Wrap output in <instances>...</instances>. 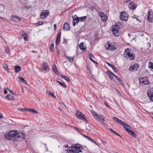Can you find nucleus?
Returning a JSON list of instances; mask_svg holds the SVG:
<instances>
[{"label":"nucleus","instance_id":"nucleus-29","mask_svg":"<svg viewBox=\"0 0 153 153\" xmlns=\"http://www.w3.org/2000/svg\"><path fill=\"white\" fill-rule=\"evenodd\" d=\"M52 69L53 71L56 75H58V74L59 73L57 70V67L55 65H54L53 66Z\"/></svg>","mask_w":153,"mask_h":153},{"label":"nucleus","instance_id":"nucleus-49","mask_svg":"<svg viewBox=\"0 0 153 153\" xmlns=\"http://www.w3.org/2000/svg\"><path fill=\"white\" fill-rule=\"evenodd\" d=\"M5 50V51L7 53H9L10 52V50L8 48H6Z\"/></svg>","mask_w":153,"mask_h":153},{"label":"nucleus","instance_id":"nucleus-23","mask_svg":"<svg viewBox=\"0 0 153 153\" xmlns=\"http://www.w3.org/2000/svg\"><path fill=\"white\" fill-rule=\"evenodd\" d=\"M105 117L102 115H99V118L97 119V120L100 121L101 123H102L104 121Z\"/></svg>","mask_w":153,"mask_h":153},{"label":"nucleus","instance_id":"nucleus-45","mask_svg":"<svg viewBox=\"0 0 153 153\" xmlns=\"http://www.w3.org/2000/svg\"><path fill=\"white\" fill-rule=\"evenodd\" d=\"M106 63L109 66L111 67L112 68L114 67V65L108 62H106Z\"/></svg>","mask_w":153,"mask_h":153},{"label":"nucleus","instance_id":"nucleus-21","mask_svg":"<svg viewBox=\"0 0 153 153\" xmlns=\"http://www.w3.org/2000/svg\"><path fill=\"white\" fill-rule=\"evenodd\" d=\"M133 3H134L132 2H131L128 5V6L130 9L134 10L136 9V7L134 4H133Z\"/></svg>","mask_w":153,"mask_h":153},{"label":"nucleus","instance_id":"nucleus-24","mask_svg":"<svg viewBox=\"0 0 153 153\" xmlns=\"http://www.w3.org/2000/svg\"><path fill=\"white\" fill-rule=\"evenodd\" d=\"M15 72L16 73H18L21 70V68L20 66L17 65L14 67Z\"/></svg>","mask_w":153,"mask_h":153},{"label":"nucleus","instance_id":"nucleus-60","mask_svg":"<svg viewBox=\"0 0 153 153\" xmlns=\"http://www.w3.org/2000/svg\"><path fill=\"white\" fill-rule=\"evenodd\" d=\"M74 128L77 131H79V130L76 127H74Z\"/></svg>","mask_w":153,"mask_h":153},{"label":"nucleus","instance_id":"nucleus-62","mask_svg":"<svg viewBox=\"0 0 153 153\" xmlns=\"http://www.w3.org/2000/svg\"><path fill=\"white\" fill-rule=\"evenodd\" d=\"M54 30H55L56 28V24H55L54 25Z\"/></svg>","mask_w":153,"mask_h":153},{"label":"nucleus","instance_id":"nucleus-46","mask_svg":"<svg viewBox=\"0 0 153 153\" xmlns=\"http://www.w3.org/2000/svg\"><path fill=\"white\" fill-rule=\"evenodd\" d=\"M91 8L93 9H97L98 8V7L97 5H94L91 7Z\"/></svg>","mask_w":153,"mask_h":153},{"label":"nucleus","instance_id":"nucleus-17","mask_svg":"<svg viewBox=\"0 0 153 153\" xmlns=\"http://www.w3.org/2000/svg\"><path fill=\"white\" fill-rule=\"evenodd\" d=\"M123 124H122V126L124 127L125 129L127 132L130 130V129L131 128V127L130 126L127 124H126L125 123H123Z\"/></svg>","mask_w":153,"mask_h":153},{"label":"nucleus","instance_id":"nucleus-58","mask_svg":"<svg viewBox=\"0 0 153 153\" xmlns=\"http://www.w3.org/2000/svg\"><path fill=\"white\" fill-rule=\"evenodd\" d=\"M38 25H42L43 23L42 22H39L38 23Z\"/></svg>","mask_w":153,"mask_h":153},{"label":"nucleus","instance_id":"nucleus-55","mask_svg":"<svg viewBox=\"0 0 153 153\" xmlns=\"http://www.w3.org/2000/svg\"><path fill=\"white\" fill-rule=\"evenodd\" d=\"M112 69H113L114 72H117V68H115L114 67Z\"/></svg>","mask_w":153,"mask_h":153},{"label":"nucleus","instance_id":"nucleus-47","mask_svg":"<svg viewBox=\"0 0 153 153\" xmlns=\"http://www.w3.org/2000/svg\"><path fill=\"white\" fill-rule=\"evenodd\" d=\"M87 139L88 140H90L91 142L96 144V143L93 140L91 137H88Z\"/></svg>","mask_w":153,"mask_h":153},{"label":"nucleus","instance_id":"nucleus-20","mask_svg":"<svg viewBox=\"0 0 153 153\" xmlns=\"http://www.w3.org/2000/svg\"><path fill=\"white\" fill-rule=\"evenodd\" d=\"M113 119L116 121L118 123H119L121 126L122 124H123V123H124V122L122 121L121 120L118 119L115 117H113Z\"/></svg>","mask_w":153,"mask_h":153},{"label":"nucleus","instance_id":"nucleus-2","mask_svg":"<svg viewBox=\"0 0 153 153\" xmlns=\"http://www.w3.org/2000/svg\"><path fill=\"white\" fill-rule=\"evenodd\" d=\"M18 131L17 130H12L9 131V132H7L4 134L5 138L8 140H12L13 139H16V136Z\"/></svg>","mask_w":153,"mask_h":153},{"label":"nucleus","instance_id":"nucleus-4","mask_svg":"<svg viewBox=\"0 0 153 153\" xmlns=\"http://www.w3.org/2000/svg\"><path fill=\"white\" fill-rule=\"evenodd\" d=\"M135 54H133L131 52L129 48H127L125 49L124 52L123 53L124 57L125 58L129 59L130 60H133L135 58Z\"/></svg>","mask_w":153,"mask_h":153},{"label":"nucleus","instance_id":"nucleus-19","mask_svg":"<svg viewBox=\"0 0 153 153\" xmlns=\"http://www.w3.org/2000/svg\"><path fill=\"white\" fill-rule=\"evenodd\" d=\"M100 17L102 21L104 22H106L108 19V17L107 16H106L104 15V13H103V14H102V15H101Z\"/></svg>","mask_w":153,"mask_h":153},{"label":"nucleus","instance_id":"nucleus-63","mask_svg":"<svg viewBox=\"0 0 153 153\" xmlns=\"http://www.w3.org/2000/svg\"><path fill=\"white\" fill-rule=\"evenodd\" d=\"M82 136H84V137H85L87 138L88 137V136H86V135H84V134H82Z\"/></svg>","mask_w":153,"mask_h":153},{"label":"nucleus","instance_id":"nucleus-35","mask_svg":"<svg viewBox=\"0 0 153 153\" xmlns=\"http://www.w3.org/2000/svg\"><path fill=\"white\" fill-rule=\"evenodd\" d=\"M27 111L30 112H32L33 113L37 114L38 112L36 111L35 110L33 109H27Z\"/></svg>","mask_w":153,"mask_h":153},{"label":"nucleus","instance_id":"nucleus-22","mask_svg":"<svg viewBox=\"0 0 153 153\" xmlns=\"http://www.w3.org/2000/svg\"><path fill=\"white\" fill-rule=\"evenodd\" d=\"M42 66L44 69L46 71L49 70V68L48 65L47 63L43 62L42 63Z\"/></svg>","mask_w":153,"mask_h":153},{"label":"nucleus","instance_id":"nucleus-34","mask_svg":"<svg viewBox=\"0 0 153 153\" xmlns=\"http://www.w3.org/2000/svg\"><path fill=\"white\" fill-rule=\"evenodd\" d=\"M60 76L62 78L64 79L67 81H69L70 80L69 78L67 76L63 75L62 74H61Z\"/></svg>","mask_w":153,"mask_h":153},{"label":"nucleus","instance_id":"nucleus-54","mask_svg":"<svg viewBox=\"0 0 153 153\" xmlns=\"http://www.w3.org/2000/svg\"><path fill=\"white\" fill-rule=\"evenodd\" d=\"M104 103L105 105L107 107H108L110 108V106L109 105H108L107 104V102H104Z\"/></svg>","mask_w":153,"mask_h":153},{"label":"nucleus","instance_id":"nucleus-32","mask_svg":"<svg viewBox=\"0 0 153 153\" xmlns=\"http://www.w3.org/2000/svg\"><path fill=\"white\" fill-rule=\"evenodd\" d=\"M79 21L81 22H83L85 21L87 17L85 16L81 17H79Z\"/></svg>","mask_w":153,"mask_h":153},{"label":"nucleus","instance_id":"nucleus-16","mask_svg":"<svg viewBox=\"0 0 153 153\" xmlns=\"http://www.w3.org/2000/svg\"><path fill=\"white\" fill-rule=\"evenodd\" d=\"M76 17L75 18L73 17V26H75L76 25V24H77L79 22V17L77 16L76 15Z\"/></svg>","mask_w":153,"mask_h":153},{"label":"nucleus","instance_id":"nucleus-39","mask_svg":"<svg viewBox=\"0 0 153 153\" xmlns=\"http://www.w3.org/2000/svg\"><path fill=\"white\" fill-rule=\"evenodd\" d=\"M139 17V16L137 15H133V16L132 17L133 18L135 19L137 21H138L140 22L141 21H140V19L138 18V17Z\"/></svg>","mask_w":153,"mask_h":153},{"label":"nucleus","instance_id":"nucleus-18","mask_svg":"<svg viewBox=\"0 0 153 153\" xmlns=\"http://www.w3.org/2000/svg\"><path fill=\"white\" fill-rule=\"evenodd\" d=\"M63 29H65L66 31L69 30V25L68 23L65 22L64 23Z\"/></svg>","mask_w":153,"mask_h":153},{"label":"nucleus","instance_id":"nucleus-36","mask_svg":"<svg viewBox=\"0 0 153 153\" xmlns=\"http://www.w3.org/2000/svg\"><path fill=\"white\" fill-rule=\"evenodd\" d=\"M130 135L132 136L133 137H136V134L134 132L130 130L128 132Z\"/></svg>","mask_w":153,"mask_h":153},{"label":"nucleus","instance_id":"nucleus-31","mask_svg":"<svg viewBox=\"0 0 153 153\" xmlns=\"http://www.w3.org/2000/svg\"><path fill=\"white\" fill-rule=\"evenodd\" d=\"M74 57H75L74 56H73L72 57L67 56V60L68 61H69V62L71 63L73 61L74 59Z\"/></svg>","mask_w":153,"mask_h":153},{"label":"nucleus","instance_id":"nucleus-15","mask_svg":"<svg viewBox=\"0 0 153 153\" xmlns=\"http://www.w3.org/2000/svg\"><path fill=\"white\" fill-rule=\"evenodd\" d=\"M147 94L150 100L153 102V90H148Z\"/></svg>","mask_w":153,"mask_h":153},{"label":"nucleus","instance_id":"nucleus-40","mask_svg":"<svg viewBox=\"0 0 153 153\" xmlns=\"http://www.w3.org/2000/svg\"><path fill=\"white\" fill-rule=\"evenodd\" d=\"M27 36V33H24V34H22V37L24 38V40L25 41H27L28 40V39L26 38V36Z\"/></svg>","mask_w":153,"mask_h":153},{"label":"nucleus","instance_id":"nucleus-38","mask_svg":"<svg viewBox=\"0 0 153 153\" xmlns=\"http://www.w3.org/2000/svg\"><path fill=\"white\" fill-rule=\"evenodd\" d=\"M54 45L53 44H52L50 45L49 49L51 52L54 51Z\"/></svg>","mask_w":153,"mask_h":153},{"label":"nucleus","instance_id":"nucleus-33","mask_svg":"<svg viewBox=\"0 0 153 153\" xmlns=\"http://www.w3.org/2000/svg\"><path fill=\"white\" fill-rule=\"evenodd\" d=\"M18 78L20 82L23 83H25V84H27V82L22 77L19 76Z\"/></svg>","mask_w":153,"mask_h":153},{"label":"nucleus","instance_id":"nucleus-11","mask_svg":"<svg viewBox=\"0 0 153 153\" xmlns=\"http://www.w3.org/2000/svg\"><path fill=\"white\" fill-rule=\"evenodd\" d=\"M49 13V12L48 10H44L40 14V17L41 19H42L46 17Z\"/></svg>","mask_w":153,"mask_h":153},{"label":"nucleus","instance_id":"nucleus-42","mask_svg":"<svg viewBox=\"0 0 153 153\" xmlns=\"http://www.w3.org/2000/svg\"><path fill=\"white\" fill-rule=\"evenodd\" d=\"M149 68L153 69V63L152 62H149Z\"/></svg>","mask_w":153,"mask_h":153},{"label":"nucleus","instance_id":"nucleus-50","mask_svg":"<svg viewBox=\"0 0 153 153\" xmlns=\"http://www.w3.org/2000/svg\"><path fill=\"white\" fill-rule=\"evenodd\" d=\"M89 56L90 58H92V57L94 58L93 55L91 53L89 54Z\"/></svg>","mask_w":153,"mask_h":153},{"label":"nucleus","instance_id":"nucleus-8","mask_svg":"<svg viewBox=\"0 0 153 153\" xmlns=\"http://www.w3.org/2000/svg\"><path fill=\"white\" fill-rule=\"evenodd\" d=\"M128 17L127 14L125 11L121 12L120 13V19L123 21H127L128 19Z\"/></svg>","mask_w":153,"mask_h":153},{"label":"nucleus","instance_id":"nucleus-56","mask_svg":"<svg viewBox=\"0 0 153 153\" xmlns=\"http://www.w3.org/2000/svg\"><path fill=\"white\" fill-rule=\"evenodd\" d=\"M6 89H7L8 91H9V92L10 93H11V94H13L14 95H15V94H13V91H11V90H10V89H8V88H6Z\"/></svg>","mask_w":153,"mask_h":153},{"label":"nucleus","instance_id":"nucleus-48","mask_svg":"<svg viewBox=\"0 0 153 153\" xmlns=\"http://www.w3.org/2000/svg\"><path fill=\"white\" fill-rule=\"evenodd\" d=\"M118 82L121 85H124V84L123 83V82L119 78L117 80Z\"/></svg>","mask_w":153,"mask_h":153},{"label":"nucleus","instance_id":"nucleus-59","mask_svg":"<svg viewBox=\"0 0 153 153\" xmlns=\"http://www.w3.org/2000/svg\"><path fill=\"white\" fill-rule=\"evenodd\" d=\"M4 94H6L7 93V91L6 90V89H4Z\"/></svg>","mask_w":153,"mask_h":153},{"label":"nucleus","instance_id":"nucleus-9","mask_svg":"<svg viewBox=\"0 0 153 153\" xmlns=\"http://www.w3.org/2000/svg\"><path fill=\"white\" fill-rule=\"evenodd\" d=\"M76 115L78 119L82 120L87 123H88V121L84 117V115L81 112L77 111Z\"/></svg>","mask_w":153,"mask_h":153},{"label":"nucleus","instance_id":"nucleus-27","mask_svg":"<svg viewBox=\"0 0 153 153\" xmlns=\"http://www.w3.org/2000/svg\"><path fill=\"white\" fill-rule=\"evenodd\" d=\"M6 98L9 100H13L14 97L11 94H8L6 96Z\"/></svg>","mask_w":153,"mask_h":153},{"label":"nucleus","instance_id":"nucleus-5","mask_svg":"<svg viewBox=\"0 0 153 153\" xmlns=\"http://www.w3.org/2000/svg\"><path fill=\"white\" fill-rule=\"evenodd\" d=\"M139 79L140 81V85H141L143 86L146 85H148L150 83L149 80L147 77L139 78Z\"/></svg>","mask_w":153,"mask_h":153},{"label":"nucleus","instance_id":"nucleus-43","mask_svg":"<svg viewBox=\"0 0 153 153\" xmlns=\"http://www.w3.org/2000/svg\"><path fill=\"white\" fill-rule=\"evenodd\" d=\"M48 95L51 96H52V97H53L54 98H56V97L54 95V94L52 93L51 92H50L48 93Z\"/></svg>","mask_w":153,"mask_h":153},{"label":"nucleus","instance_id":"nucleus-1","mask_svg":"<svg viewBox=\"0 0 153 153\" xmlns=\"http://www.w3.org/2000/svg\"><path fill=\"white\" fill-rule=\"evenodd\" d=\"M83 149L82 146L78 144H75L69 147V150H68L67 153H84L85 150Z\"/></svg>","mask_w":153,"mask_h":153},{"label":"nucleus","instance_id":"nucleus-53","mask_svg":"<svg viewBox=\"0 0 153 153\" xmlns=\"http://www.w3.org/2000/svg\"><path fill=\"white\" fill-rule=\"evenodd\" d=\"M110 130L114 134H115L116 133V131H114L113 129L111 128L110 129Z\"/></svg>","mask_w":153,"mask_h":153},{"label":"nucleus","instance_id":"nucleus-51","mask_svg":"<svg viewBox=\"0 0 153 153\" xmlns=\"http://www.w3.org/2000/svg\"><path fill=\"white\" fill-rule=\"evenodd\" d=\"M89 59H90L91 60V61L92 62H94V63H97V64H98L97 63L95 62V61H94L92 59V58H89Z\"/></svg>","mask_w":153,"mask_h":153},{"label":"nucleus","instance_id":"nucleus-12","mask_svg":"<svg viewBox=\"0 0 153 153\" xmlns=\"http://www.w3.org/2000/svg\"><path fill=\"white\" fill-rule=\"evenodd\" d=\"M139 67V65L137 63H135L131 65L129 68V71H132L137 70Z\"/></svg>","mask_w":153,"mask_h":153},{"label":"nucleus","instance_id":"nucleus-7","mask_svg":"<svg viewBox=\"0 0 153 153\" xmlns=\"http://www.w3.org/2000/svg\"><path fill=\"white\" fill-rule=\"evenodd\" d=\"M147 19L149 22H153V12L152 11V10L150 9L149 10L147 13Z\"/></svg>","mask_w":153,"mask_h":153},{"label":"nucleus","instance_id":"nucleus-14","mask_svg":"<svg viewBox=\"0 0 153 153\" xmlns=\"http://www.w3.org/2000/svg\"><path fill=\"white\" fill-rule=\"evenodd\" d=\"M11 19L15 22H19L21 21V18L18 16L12 15L11 17Z\"/></svg>","mask_w":153,"mask_h":153},{"label":"nucleus","instance_id":"nucleus-30","mask_svg":"<svg viewBox=\"0 0 153 153\" xmlns=\"http://www.w3.org/2000/svg\"><path fill=\"white\" fill-rule=\"evenodd\" d=\"M56 82L58 83L59 85L62 87L64 88H66L67 87V86L66 85H65V84L63 82H61L59 81L56 80Z\"/></svg>","mask_w":153,"mask_h":153},{"label":"nucleus","instance_id":"nucleus-64","mask_svg":"<svg viewBox=\"0 0 153 153\" xmlns=\"http://www.w3.org/2000/svg\"><path fill=\"white\" fill-rule=\"evenodd\" d=\"M87 69L88 71H89V70H90V68L88 67V66H87Z\"/></svg>","mask_w":153,"mask_h":153},{"label":"nucleus","instance_id":"nucleus-61","mask_svg":"<svg viewBox=\"0 0 153 153\" xmlns=\"http://www.w3.org/2000/svg\"><path fill=\"white\" fill-rule=\"evenodd\" d=\"M131 0H126L125 1V2L126 3H128V2H129V1H131Z\"/></svg>","mask_w":153,"mask_h":153},{"label":"nucleus","instance_id":"nucleus-10","mask_svg":"<svg viewBox=\"0 0 153 153\" xmlns=\"http://www.w3.org/2000/svg\"><path fill=\"white\" fill-rule=\"evenodd\" d=\"M26 135L23 132H18L16 136V139H18V138H20L19 140H23L25 139Z\"/></svg>","mask_w":153,"mask_h":153},{"label":"nucleus","instance_id":"nucleus-28","mask_svg":"<svg viewBox=\"0 0 153 153\" xmlns=\"http://www.w3.org/2000/svg\"><path fill=\"white\" fill-rule=\"evenodd\" d=\"M79 47V48L83 51L86 50V48L84 46L83 43V42L80 43Z\"/></svg>","mask_w":153,"mask_h":153},{"label":"nucleus","instance_id":"nucleus-44","mask_svg":"<svg viewBox=\"0 0 153 153\" xmlns=\"http://www.w3.org/2000/svg\"><path fill=\"white\" fill-rule=\"evenodd\" d=\"M3 68L5 70L7 71L8 70V67L7 65L5 64L4 65Z\"/></svg>","mask_w":153,"mask_h":153},{"label":"nucleus","instance_id":"nucleus-52","mask_svg":"<svg viewBox=\"0 0 153 153\" xmlns=\"http://www.w3.org/2000/svg\"><path fill=\"white\" fill-rule=\"evenodd\" d=\"M113 74V76L117 79V80L119 78L118 77V76L115 75L114 74Z\"/></svg>","mask_w":153,"mask_h":153},{"label":"nucleus","instance_id":"nucleus-41","mask_svg":"<svg viewBox=\"0 0 153 153\" xmlns=\"http://www.w3.org/2000/svg\"><path fill=\"white\" fill-rule=\"evenodd\" d=\"M27 108H19V110L21 111L25 112L26 111H27Z\"/></svg>","mask_w":153,"mask_h":153},{"label":"nucleus","instance_id":"nucleus-6","mask_svg":"<svg viewBox=\"0 0 153 153\" xmlns=\"http://www.w3.org/2000/svg\"><path fill=\"white\" fill-rule=\"evenodd\" d=\"M112 43L110 44L109 42H106L105 45V47L106 50L108 51H113L116 49L114 45H112Z\"/></svg>","mask_w":153,"mask_h":153},{"label":"nucleus","instance_id":"nucleus-26","mask_svg":"<svg viewBox=\"0 0 153 153\" xmlns=\"http://www.w3.org/2000/svg\"><path fill=\"white\" fill-rule=\"evenodd\" d=\"M92 114L94 117L97 120V119L99 118V115H98L94 111H92Z\"/></svg>","mask_w":153,"mask_h":153},{"label":"nucleus","instance_id":"nucleus-13","mask_svg":"<svg viewBox=\"0 0 153 153\" xmlns=\"http://www.w3.org/2000/svg\"><path fill=\"white\" fill-rule=\"evenodd\" d=\"M61 34V32H59L57 34V37L56 40V47L57 48V46L59 45V43L60 42V38Z\"/></svg>","mask_w":153,"mask_h":153},{"label":"nucleus","instance_id":"nucleus-37","mask_svg":"<svg viewBox=\"0 0 153 153\" xmlns=\"http://www.w3.org/2000/svg\"><path fill=\"white\" fill-rule=\"evenodd\" d=\"M4 9L5 8L4 5L2 4H0V12H3Z\"/></svg>","mask_w":153,"mask_h":153},{"label":"nucleus","instance_id":"nucleus-57","mask_svg":"<svg viewBox=\"0 0 153 153\" xmlns=\"http://www.w3.org/2000/svg\"><path fill=\"white\" fill-rule=\"evenodd\" d=\"M114 134L117 135V136H119L120 138H122V137L121 136V135L120 134H119L118 133H117L116 132V133H115Z\"/></svg>","mask_w":153,"mask_h":153},{"label":"nucleus","instance_id":"nucleus-3","mask_svg":"<svg viewBox=\"0 0 153 153\" xmlns=\"http://www.w3.org/2000/svg\"><path fill=\"white\" fill-rule=\"evenodd\" d=\"M122 25L120 23L113 25L112 26L111 30L112 34L116 37H118L119 36L118 32L119 29L122 27Z\"/></svg>","mask_w":153,"mask_h":153},{"label":"nucleus","instance_id":"nucleus-25","mask_svg":"<svg viewBox=\"0 0 153 153\" xmlns=\"http://www.w3.org/2000/svg\"><path fill=\"white\" fill-rule=\"evenodd\" d=\"M107 74L109 76V78L111 79H112L113 78V75L114 74L112 72L109 71H107L106 72Z\"/></svg>","mask_w":153,"mask_h":153}]
</instances>
